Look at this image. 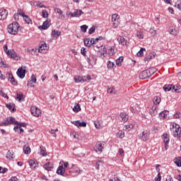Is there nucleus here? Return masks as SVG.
<instances>
[{"mask_svg": "<svg viewBox=\"0 0 181 181\" xmlns=\"http://www.w3.org/2000/svg\"><path fill=\"white\" fill-rule=\"evenodd\" d=\"M4 51L7 54L8 57H10V59H13V60H19L21 59V57L18 55V54L15 52L13 49H8V45H4L3 46Z\"/></svg>", "mask_w": 181, "mask_h": 181, "instance_id": "f257e3e1", "label": "nucleus"}, {"mask_svg": "<svg viewBox=\"0 0 181 181\" xmlns=\"http://www.w3.org/2000/svg\"><path fill=\"white\" fill-rule=\"evenodd\" d=\"M19 28H21L19 23L18 22H13L8 25L7 30L10 35H18Z\"/></svg>", "mask_w": 181, "mask_h": 181, "instance_id": "f03ea898", "label": "nucleus"}, {"mask_svg": "<svg viewBox=\"0 0 181 181\" xmlns=\"http://www.w3.org/2000/svg\"><path fill=\"white\" fill-rule=\"evenodd\" d=\"M170 131L173 132V136L174 138H180L181 135V128L180 126L177 124H175L173 125V127L170 128Z\"/></svg>", "mask_w": 181, "mask_h": 181, "instance_id": "7ed1b4c3", "label": "nucleus"}, {"mask_svg": "<svg viewBox=\"0 0 181 181\" xmlns=\"http://www.w3.org/2000/svg\"><path fill=\"white\" fill-rule=\"evenodd\" d=\"M12 124L16 125V124H18V121L15 120V118L13 117H10L4 122H1L0 127H8V125H12Z\"/></svg>", "mask_w": 181, "mask_h": 181, "instance_id": "20e7f679", "label": "nucleus"}, {"mask_svg": "<svg viewBox=\"0 0 181 181\" xmlns=\"http://www.w3.org/2000/svg\"><path fill=\"white\" fill-rule=\"evenodd\" d=\"M90 80H91V76L90 75L84 76H76L74 77L75 83H86L87 81H90Z\"/></svg>", "mask_w": 181, "mask_h": 181, "instance_id": "39448f33", "label": "nucleus"}, {"mask_svg": "<svg viewBox=\"0 0 181 181\" xmlns=\"http://www.w3.org/2000/svg\"><path fill=\"white\" fill-rule=\"evenodd\" d=\"M104 146H105V143L104 141H98L94 149L97 153H102Z\"/></svg>", "mask_w": 181, "mask_h": 181, "instance_id": "423d86ee", "label": "nucleus"}, {"mask_svg": "<svg viewBox=\"0 0 181 181\" xmlns=\"http://www.w3.org/2000/svg\"><path fill=\"white\" fill-rule=\"evenodd\" d=\"M16 74L19 78H25V76L26 74V66L18 68Z\"/></svg>", "mask_w": 181, "mask_h": 181, "instance_id": "0eeeda50", "label": "nucleus"}, {"mask_svg": "<svg viewBox=\"0 0 181 181\" xmlns=\"http://www.w3.org/2000/svg\"><path fill=\"white\" fill-rule=\"evenodd\" d=\"M163 90L165 92H167V91H175V93H179V90H177V89H176L175 86H173L172 84L165 85L163 86Z\"/></svg>", "mask_w": 181, "mask_h": 181, "instance_id": "6e6552de", "label": "nucleus"}, {"mask_svg": "<svg viewBox=\"0 0 181 181\" xmlns=\"http://www.w3.org/2000/svg\"><path fill=\"white\" fill-rule=\"evenodd\" d=\"M6 77H7L8 80L10 81V83H11V84L13 86H18V81H16V80H15V78L13 77L12 72H8L6 74Z\"/></svg>", "mask_w": 181, "mask_h": 181, "instance_id": "1a4fd4ad", "label": "nucleus"}, {"mask_svg": "<svg viewBox=\"0 0 181 181\" xmlns=\"http://www.w3.org/2000/svg\"><path fill=\"white\" fill-rule=\"evenodd\" d=\"M30 111L32 115L34 117H40V115L42 114V112L40 110V109L35 106L31 107Z\"/></svg>", "mask_w": 181, "mask_h": 181, "instance_id": "9d476101", "label": "nucleus"}, {"mask_svg": "<svg viewBox=\"0 0 181 181\" xmlns=\"http://www.w3.org/2000/svg\"><path fill=\"white\" fill-rule=\"evenodd\" d=\"M103 50L106 54H109L110 56H114V54H115V49L112 47H109L107 48L104 47Z\"/></svg>", "mask_w": 181, "mask_h": 181, "instance_id": "9b49d317", "label": "nucleus"}, {"mask_svg": "<svg viewBox=\"0 0 181 181\" xmlns=\"http://www.w3.org/2000/svg\"><path fill=\"white\" fill-rule=\"evenodd\" d=\"M8 16V11L4 8H0V21H5Z\"/></svg>", "mask_w": 181, "mask_h": 181, "instance_id": "f8f14e48", "label": "nucleus"}, {"mask_svg": "<svg viewBox=\"0 0 181 181\" xmlns=\"http://www.w3.org/2000/svg\"><path fill=\"white\" fill-rule=\"evenodd\" d=\"M71 122L74 124V125H75L78 128H81V127L85 128L86 127H87V123L86 122H80L77 120Z\"/></svg>", "mask_w": 181, "mask_h": 181, "instance_id": "ddd939ff", "label": "nucleus"}, {"mask_svg": "<svg viewBox=\"0 0 181 181\" xmlns=\"http://www.w3.org/2000/svg\"><path fill=\"white\" fill-rule=\"evenodd\" d=\"M128 119V115H127V113L125 112H121L118 117L119 121H121V122H127Z\"/></svg>", "mask_w": 181, "mask_h": 181, "instance_id": "4468645a", "label": "nucleus"}, {"mask_svg": "<svg viewBox=\"0 0 181 181\" xmlns=\"http://www.w3.org/2000/svg\"><path fill=\"white\" fill-rule=\"evenodd\" d=\"M28 163H29L31 169H33L34 170H35V169H36V168H39V163H37V161H36L33 159H30L28 161Z\"/></svg>", "mask_w": 181, "mask_h": 181, "instance_id": "2eb2a0df", "label": "nucleus"}, {"mask_svg": "<svg viewBox=\"0 0 181 181\" xmlns=\"http://www.w3.org/2000/svg\"><path fill=\"white\" fill-rule=\"evenodd\" d=\"M149 77L151 76H149L147 69L141 71L139 74V78H141V80H145V78H149Z\"/></svg>", "mask_w": 181, "mask_h": 181, "instance_id": "dca6fc26", "label": "nucleus"}, {"mask_svg": "<svg viewBox=\"0 0 181 181\" xmlns=\"http://www.w3.org/2000/svg\"><path fill=\"white\" fill-rule=\"evenodd\" d=\"M83 13H84V12H83V11H81L80 9H77L74 13H71V18H80V16H81V15H83Z\"/></svg>", "mask_w": 181, "mask_h": 181, "instance_id": "f3484780", "label": "nucleus"}, {"mask_svg": "<svg viewBox=\"0 0 181 181\" xmlns=\"http://www.w3.org/2000/svg\"><path fill=\"white\" fill-rule=\"evenodd\" d=\"M86 52L87 51H86V48L82 47L81 49V54H82V56H84L85 59H86L87 60V63H88L89 64H91V59H90L88 56L86 54Z\"/></svg>", "mask_w": 181, "mask_h": 181, "instance_id": "a211bd4d", "label": "nucleus"}, {"mask_svg": "<svg viewBox=\"0 0 181 181\" xmlns=\"http://www.w3.org/2000/svg\"><path fill=\"white\" fill-rule=\"evenodd\" d=\"M130 111H131V112L135 113V112H136V111H138V112L141 111V107H139V105L136 103V104L130 106Z\"/></svg>", "mask_w": 181, "mask_h": 181, "instance_id": "6ab92c4d", "label": "nucleus"}, {"mask_svg": "<svg viewBox=\"0 0 181 181\" xmlns=\"http://www.w3.org/2000/svg\"><path fill=\"white\" fill-rule=\"evenodd\" d=\"M64 173H66V168H64L63 165H59L57 170V174L64 176Z\"/></svg>", "mask_w": 181, "mask_h": 181, "instance_id": "aec40b11", "label": "nucleus"}, {"mask_svg": "<svg viewBox=\"0 0 181 181\" xmlns=\"http://www.w3.org/2000/svg\"><path fill=\"white\" fill-rule=\"evenodd\" d=\"M148 136L149 132H148V131H144L141 133V135H140V139H141V141H148Z\"/></svg>", "mask_w": 181, "mask_h": 181, "instance_id": "412c9836", "label": "nucleus"}, {"mask_svg": "<svg viewBox=\"0 0 181 181\" xmlns=\"http://www.w3.org/2000/svg\"><path fill=\"white\" fill-rule=\"evenodd\" d=\"M119 18V16L118 14H112V22H113V25L115 28H117L118 26V24L116 22L117 19Z\"/></svg>", "mask_w": 181, "mask_h": 181, "instance_id": "4be33fe9", "label": "nucleus"}, {"mask_svg": "<svg viewBox=\"0 0 181 181\" xmlns=\"http://www.w3.org/2000/svg\"><path fill=\"white\" fill-rule=\"evenodd\" d=\"M117 41L119 45H122V46H127V40H125L124 37L119 36L117 37Z\"/></svg>", "mask_w": 181, "mask_h": 181, "instance_id": "5701e85b", "label": "nucleus"}, {"mask_svg": "<svg viewBox=\"0 0 181 181\" xmlns=\"http://www.w3.org/2000/svg\"><path fill=\"white\" fill-rule=\"evenodd\" d=\"M149 114L151 115V117H155L158 114V109H156V106H153L149 110Z\"/></svg>", "mask_w": 181, "mask_h": 181, "instance_id": "b1692460", "label": "nucleus"}, {"mask_svg": "<svg viewBox=\"0 0 181 181\" xmlns=\"http://www.w3.org/2000/svg\"><path fill=\"white\" fill-rule=\"evenodd\" d=\"M50 26V21L49 20L45 21L43 23L42 25L41 26V28L43 30H46V29H49V27Z\"/></svg>", "mask_w": 181, "mask_h": 181, "instance_id": "393cba45", "label": "nucleus"}, {"mask_svg": "<svg viewBox=\"0 0 181 181\" xmlns=\"http://www.w3.org/2000/svg\"><path fill=\"white\" fill-rule=\"evenodd\" d=\"M155 56H156V53H150L144 58V62H149L150 60H152V59H155Z\"/></svg>", "mask_w": 181, "mask_h": 181, "instance_id": "a878e982", "label": "nucleus"}, {"mask_svg": "<svg viewBox=\"0 0 181 181\" xmlns=\"http://www.w3.org/2000/svg\"><path fill=\"white\" fill-rule=\"evenodd\" d=\"M53 163L49 162V163H47L46 164L44 165V168L45 169V170H48L50 171L52 170V169H53Z\"/></svg>", "mask_w": 181, "mask_h": 181, "instance_id": "bb28decb", "label": "nucleus"}, {"mask_svg": "<svg viewBox=\"0 0 181 181\" xmlns=\"http://www.w3.org/2000/svg\"><path fill=\"white\" fill-rule=\"evenodd\" d=\"M162 139H163L164 144H169L170 139L169 137V134H164L162 135Z\"/></svg>", "mask_w": 181, "mask_h": 181, "instance_id": "cd10ccee", "label": "nucleus"}, {"mask_svg": "<svg viewBox=\"0 0 181 181\" xmlns=\"http://www.w3.org/2000/svg\"><path fill=\"white\" fill-rule=\"evenodd\" d=\"M43 50H49V46H47V44H46V42H43V44H42L40 47L39 52L42 53Z\"/></svg>", "mask_w": 181, "mask_h": 181, "instance_id": "c85d7f7f", "label": "nucleus"}, {"mask_svg": "<svg viewBox=\"0 0 181 181\" xmlns=\"http://www.w3.org/2000/svg\"><path fill=\"white\" fill-rule=\"evenodd\" d=\"M22 17L23 18V20L28 25L32 23V20L29 18V16H26L25 13H22Z\"/></svg>", "mask_w": 181, "mask_h": 181, "instance_id": "c756f323", "label": "nucleus"}, {"mask_svg": "<svg viewBox=\"0 0 181 181\" xmlns=\"http://www.w3.org/2000/svg\"><path fill=\"white\" fill-rule=\"evenodd\" d=\"M84 45L85 46H87L88 47H90V46H92L91 42L93 43V38L90 39V38H86L84 40Z\"/></svg>", "mask_w": 181, "mask_h": 181, "instance_id": "7c9ffc66", "label": "nucleus"}, {"mask_svg": "<svg viewBox=\"0 0 181 181\" xmlns=\"http://www.w3.org/2000/svg\"><path fill=\"white\" fill-rule=\"evenodd\" d=\"M55 13H59V16H61V19H64V14H63V11L59 8H55L54 9Z\"/></svg>", "mask_w": 181, "mask_h": 181, "instance_id": "2f4dec72", "label": "nucleus"}, {"mask_svg": "<svg viewBox=\"0 0 181 181\" xmlns=\"http://www.w3.org/2000/svg\"><path fill=\"white\" fill-rule=\"evenodd\" d=\"M16 125H17V126H16L13 128V131H15V132H19V130H18V129H19V128L21 127H26V124L25 123H19V122H18V124H16Z\"/></svg>", "mask_w": 181, "mask_h": 181, "instance_id": "473e14b6", "label": "nucleus"}, {"mask_svg": "<svg viewBox=\"0 0 181 181\" xmlns=\"http://www.w3.org/2000/svg\"><path fill=\"white\" fill-rule=\"evenodd\" d=\"M6 108H8V110H10V111H11V112H13V111H15V105L13 103H8L6 104Z\"/></svg>", "mask_w": 181, "mask_h": 181, "instance_id": "72a5a7b5", "label": "nucleus"}, {"mask_svg": "<svg viewBox=\"0 0 181 181\" xmlns=\"http://www.w3.org/2000/svg\"><path fill=\"white\" fill-rule=\"evenodd\" d=\"M174 163H175L178 168H181V156L174 158Z\"/></svg>", "mask_w": 181, "mask_h": 181, "instance_id": "f704fd0d", "label": "nucleus"}, {"mask_svg": "<svg viewBox=\"0 0 181 181\" xmlns=\"http://www.w3.org/2000/svg\"><path fill=\"white\" fill-rule=\"evenodd\" d=\"M6 158H7V159H13L15 158V154L13 153V151H8L7 152Z\"/></svg>", "mask_w": 181, "mask_h": 181, "instance_id": "c9c22d12", "label": "nucleus"}, {"mask_svg": "<svg viewBox=\"0 0 181 181\" xmlns=\"http://www.w3.org/2000/svg\"><path fill=\"white\" fill-rule=\"evenodd\" d=\"M161 101L160 97L159 96H154L153 98V103L155 105H158Z\"/></svg>", "mask_w": 181, "mask_h": 181, "instance_id": "e433bc0d", "label": "nucleus"}, {"mask_svg": "<svg viewBox=\"0 0 181 181\" xmlns=\"http://www.w3.org/2000/svg\"><path fill=\"white\" fill-rule=\"evenodd\" d=\"M40 155H42V156H47V153H46V148L45 146H40Z\"/></svg>", "mask_w": 181, "mask_h": 181, "instance_id": "4c0bfd02", "label": "nucleus"}, {"mask_svg": "<svg viewBox=\"0 0 181 181\" xmlns=\"http://www.w3.org/2000/svg\"><path fill=\"white\" fill-rule=\"evenodd\" d=\"M169 114V111L163 110V112H160L159 117L160 119L166 118V115Z\"/></svg>", "mask_w": 181, "mask_h": 181, "instance_id": "58836bf2", "label": "nucleus"}, {"mask_svg": "<svg viewBox=\"0 0 181 181\" xmlns=\"http://www.w3.org/2000/svg\"><path fill=\"white\" fill-rule=\"evenodd\" d=\"M117 67L115 66V64L114 62H112L111 61L107 62V69H110L111 70H114Z\"/></svg>", "mask_w": 181, "mask_h": 181, "instance_id": "ea45409f", "label": "nucleus"}, {"mask_svg": "<svg viewBox=\"0 0 181 181\" xmlns=\"http://www.w3.org/2000/svg\"><path fill=\"white\" fill-rule=\"evenodd\" d=\"M23 152L25 155H29V153H30V147H29V145H25L23 147Z\"/></svg>", "mask_w": 181, "mask_h": 181, "instance_id": "a19ab883", "label": "nucleus"}, {"mask_svg": "<svg viewBox=\"0 0 181 181\" xmlns=\"http://www.w3.org/2000/svg\"><path fill=\"white\" fill-rule=\"evenodd\" d=\"M146 70H147V72L148 73V75L150 76V77H151V76H152V74H155V73H156V71H157L156 68H155V67H153L151 69H146Z\"/></svg>", "mask_w": 181, "mask_h": 181, "instance_id": "79ce46f5", "label": "nucleus"}, {"mask_svg": "<svg viewBox=\"0 0 181 181\" xmlns=\"http://www.w3.org/2000/svg\"><path fill=\"white\" fill-rule=\"evenodd\" d=\"M73 111L74 112H78L79 111H81V107L80 106V104L76 103V105L73 107Z\"/></svg>", "mask_w": 181, "mask_h": 181, "instance_id": "37998d69", "label": "nucleus"}, {"mask_svg": "<svg viewBox=\"0 0 181 181\" xmlns=\"http://www.w3.org/2000/svg\"><path fill=\"white\" fill-rule=\"evenodd\" d=\"M107 93H109V94H117L118 91L117 90V89H115V88L112 87V88H108Z\"/></svg>", "mask_w": 181, "mask_h": 181, "instance_id": "c03bdc74", "label": "nucleus"}, {"mask_svg": "<svg viewBox=\"0 0 181 181\" xmlns=\"http://www.w3.org/2000/svg\"><path fill=\"white\" fill-rule=\"evenodd\" d=\"M122 62H124V57H120L116 59L117 66H122Z\"/></svg>", "mask_w": 181, "mask_h": 181, "instance_id": "a18cd8bd", "label": "nucleus"}, {"mask_svg": "<svg viewBox=\"0 0 181 181\" xmlns=\"http://www.w3.org/2000/svg\"><path fill=\"white\" fill-rule=\"evenodd\" d=\"M117 138H120L121 139H122V138L125 136V133L122 130H119V132L117 134Z\"/></svg>", "mask_w": 181, "mask_h": 181, "instance_id": "49530a36", "label": "nucleus"}, {"mask_svg": "<svg viewBox=\"0 0 181 181\" xmlns=\"http://www.w3.org/2000/svg\"><path fill=\"white\" fill-rule=\"evenodd\" d=\"M146 52V49L145 48H141V49L136 53L137 56L139 57H142L144 56V52Z\"/></svg>", "mask_w": 181, "mask_h": 181, "instance_id": "de8ad7c7", "label": "nucleus"}, {"mask_svg": "<svg viewBox=\"0 0 181 181\" xmlns=\"http://www.w3.org/2000/svg\"><path fill=\"white\" fill-rule=\"evenodd\" d=\"M16 99L18 100V101H22V100H23V93H17Z\"/></svg>", "mask_w": 181, "mask_h": 181, "instance_id": "09e8293b", "label": "nucleus"}, {"mask_svg": "<svg viewBox=\"0 0 181 181\" xmlns=\"http://www.w3.org/2000/svg\"><path fill=\"white\" fill-rule=\"evenodd\" d=\"M52 34L55 37H59L60 36V35H62V32H60L59 30H54V31H52Z\"/></svg>", "mask_w": 181, "mask_h": 181, "instance_id": "8fccbe9b", "label": "nucleus"}, {"mask_svg": "<svg viewBox=\"0 0 181 181\" xmlns=\"http://www.w3.org/2000/svg\"><path fill=\"white\" fill-rule=\"evenodd\" d=\"M42 18H49V13H47V11L43 10L42 12Z\"/></svg>", "mask_w": 181, "mask_h": 181, "instance_id": "3c124183", "label": "nucleus"}, {"mask_svg": "<svg viewBox=\"0 0 181 181\" xmlns=\"http://www.w3.org/2000/svg\"><path fill=\"white\" fill-rule=\"evenodd\" d=\"M175 6H176L179 11H181V0H177V2H175Z\"/></svg>", "mask_w": 181, "mask_h": 181, "instance_id": "603ef678", "label": "nucleus"}, {"mask_svg": "<svg viewBox=\"0 0 181 181\" xmlns=\"http://www.w3.org/2000/svg\"><path fill=\"white\" fill-rule=\"evenodd\" d=\"M88 28V26H87V25H83L81 26V32H83V33H86V32H87Z\"/></svg>", "mask_w": 181, "mask_h": 181, "instance_id": "864d4df0", "label": "nucleus"}, {"mask_svg": "<svg viewBox=\"0 0 181 181\" xmlns=\"http://www.w3.org/2000/svg\"><path fill=\"white\" fill-rule=\"evenodd\" d=\"M94 32H95V27L93 26L92 28H90L88 30V34L89 35H93V33H94Z\"/></svg>", "mask_w": 181, "mask_h": 181, "instance_id": "5fc2aeb1", "label": "nucleus"}, {"mask_svg": "<svg viewBox=\"0 0 181 181\" xmlns=\"http://www.w3.org/2000/svg\"><path fill=\"white\" fill-rule=\"evenodd\" d=\"M8 172V168H2L0 166V173H6Z\"/></svg>", "mask_w": 181, "mask_h": 181, "instance_id": "6e6d98bb", "label": "nucleus"}, {"mask_svg": "<svg viewBox=\"0 0 181 181\" xmlns=\"http://www.w3.org/2000/svg\"><path fill=\"white\" fill-rule=\"evenodd\" d=\"M181 117V114L180 112L177 111L176 113L174 115V118H180Z\"/></svg>", "mask_w": 181, "mask_h": 181, "instance_id": "4d7b16f0", "label": "nucleus"}, {"mask_svg": "<svg viewBox=\"0 0 181 181\" xmlns=\"http://www.w3.org/2000/svg\"><path fill=\"white\" fill-rule=\"evenodd\" d=\"M126 129H128V131H131L132 128H134V125L132 124H127L125 126Z\"/></svg>", "mask_w": 181, "mask_h": 181, "instance_id": "13d9d810", "label": "nucleus"}, {"mask_svg": "<svg viewBox=\"0 0 181 181\" xmlns=\"http://www.w3.org/2000/svg\"><path fill=\"white\" fill-rule=\"evenodd\" d=\"M49 134H51V135H52V136H54V138H56V136H57L54 129H51V131L49 132Z\"/></svg>", "mask_w": 181, "mask_h": 181, "instance_id": "bf43d9fd", "label": "nucleus"}, {"mask_svg": "<svg viewBox=\"0 0 181 181\" xmlns=\"http://www.w3.org/2000/svg\"><path fill=\"white\" fill-rule=\"evenodd\" d=\"M136 35L139 39H142L144 37V34H142L141 32H137Z\"/></svg>", "mask_w": 181, "mask_h": 181, "instance_id": "052dcab7", "label": "nucleus"}, {"mask_svg": "<svg viewBox=\"0 0 181 181\" xmlns=\"http://www.w3.org/2000/svg\"><path fill=\"white\" fill-rule=\"evenodd\" d=\"M30 83H36V76L35 75H32Z\"/></svg>", "mask_w": 181, "mask_h": 181, "instance_id": "680f3d73", "label": "nucleus"}, {"mask_svg": "<svg viewBox=\"0 0 181 181\" xmlns=\"http://www.w3.org/2000/svg\"><path fill=\"white\" fill-rule=\"evenodd\" d=\"M28 53H30V54H35L36 53V50H35V49H28Z\"/></svg>", "mask_w": 181, "mask_h": 181, "instance_id": "e2e57ef3", "label": "nucleus"}, {"mask_svg": "<svg viewBox=\"0 0 181 181\" xmlns=\"http://www.w3.org/2000/svg\"><path fill=\"white\" fill-rule=\"evenodd\" d=\"M162 179V177L160 176V173H158L157 175V177L155 178L156 181H160Z\"/></svg>", "mask_w": 181, "mask_h": 181, "instance_id": "0e129e2a", "label": "nucleus"}, {"mask_svg": "<svg viewBox=\"0 0 181 181\" xmlns=\"http://www.w3.org/2000/svg\"><path fill=\"white\" fill-rule=\"evenodd\" d=\"M0 94L2 95V97H4V98H8V95L5 93L2 90H0Z\"/></svg>", "mask_w": 181, "mask_h": 181, "instance_id": "69168bd1", "label": "nucleus"}, {"mask_svg": "<svg viewBox=\"0 0 181 181\" xmlns=\"http://www.w3.org/2000/svg\"><path fill=\"white\" fill-rule=\"evenodd\" d=\"M170 35H173V36H176V35H177L176 31L174 29H170Z\"/></svg>", "mask_w": 181, "mask_h": 181, "instance_id": "338daca9", "label": "nucleus"}, {"mask_svg": "<svg viewBox=\"0 0 181 181\" xmlns=\"http://www.w3.org/2000/svg\"><path fill=\"white\" fill-rule=\"evenodd\" d=\"M166 181H173V178L170 175H168L166 178Z\"/></svg>", "mask_w": 181, "mask_h": 181, "instance_id": "774afa93", "label": "nucleus"}]
</instances>
